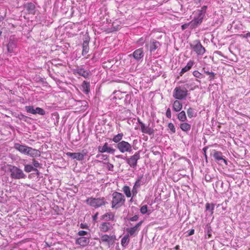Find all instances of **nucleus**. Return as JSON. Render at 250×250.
I'll return each mask as SVG.
<instances>
[{"instance_id":"6e6d98bb","label":"nucleus","mask_w":250,"mask_h":250,"mask_svg":"<svg viewBox=\"0 0 250 250\" xmlns=\"http://www.w3.org/2000/svg\"><path fill=\"white\" fill-rule=\"evenodd\" d=\"M88 226L87 224H83V223H81L80 224V228L81 229H87L88 228Z\"/></svg>"},{"instance_id":"5fc2aeb1","label":"nucleus","mask_w":250,"mask_h":250,"mask_svg":"<svg viewBox=\"0 0 250 250\" xmlns=\"http://www.w3.org/2000/svg\"><path fill=\"white\" fill-rule=\"evenodd\" d=\"M189 26H190V22L188 23H185L181 26V28L183 30L186 29Z\"/></svg>"},{"instance_id":"393cba45","label":"nucleus","mask_w":250,"mask_h":250,"mask_svg":"<svg viewBox=\"0 0 250 250\" xmlns=\"http://www.w3.org/2000/svg\"><path fill=\"white\" fill-rule=\"evenodd\" d=\"M76 73L85 78H88L90 75V72L82 68H79L75 70Z\"/></svg>"},{"instance_id":"bb28decb","label":"nucleus","mask_w":250,"mask_h":250,"mask_svg":"<svg viewBox=\"0 0 250 250\" xmlns=\"http://www.w3.org/2000/svg\"><path fill=\"white\" fill-rule=\"evenodd\" d=\"M89 41L87 39H85V40L83 41V52L82 54L83 56L86 55L89 51Z\"/></svg>"},{"instance_id":"7c9ffc66","label":"nucleus","mask_w":250,"mask_h":250,"mask_svg":"<svg viewBox=\"0 0 250 250\" xmlns=\"http://www.w3.org/2000/svg\"><path fill=\"white\" fill-rule=\"evenodd\" d=\"M180 127L183 131L187 132L190 129L191 125L188 123H183L180 124Z\"/></svg>"},{"instance_id":"f8f14e48","label":"nucleus","mask_w":250,"mask_h":250,"mask_svg":"<svg viewBox=\"0 0 250 250\" xmlns=\"http://www.w3.org/2000/svg\"><path fill=\"white\" fill-rule=\"evenodd\" d=\"M17 47V41L13 37L11 36L9 39V42L7 45V51L9 53L14 52L15 49Z\"/></svg>"},{"instance_id":"72a5a7b5","label":"nucleus","mask_w":250,"mask_h":250,"mask_svg":"<svg viewBox=\"0 0 250 250\" xmlns=\"http://www.w3.org/2000/svg\"><path fill=\"white\" fill-rule=\"evenodd\" d=\"M24 170L26 172H30L32 171L38 172V170L37 168H34L33 166L31 165H25Z\"/></svg>"},{"instance_id":"9b49d317","label":"nucleus","mask_w":250,"mask_h":250,"mask_svg":"<svg viewBox=\"0 0 250 250\" xmlns=\"http://www.w3.org/2000/svg\"><path fill=\"white\" fill-rule=\"evenodd\" d=\"M115 239L116 236L115 235H108L104 234L101 236V241L103 242L107 243L109 245H113L114 243Z\"/></svg>"},{"instance_id":"3c124183","label":"nucleus","mask_w":250,"mask_h":250,"mask_svg":"<svg viewBox=\"0 0 250 250\" xmlns=\"http://www.w3.org/2000/svg\"><path fill=\"white\" fill-rule=\"evenodd\" d=\"M88 232L84 230H80L78 232V235L81 236L83 237L84 235H87Z\"/></svg>"},{"instance_id":"864d4df0","label":"nucleus","mask_w":250,"mask_h":250,"mask_svg":"<svg viewBox=\"0 0 250 250\" xmlns=\"http://www.w3.org/2000/svg\"><path fill=\"white\" fill-rule=\"evenodd\" d=\"M139 216L137 215H135L134 216L130 218L128 220L130 221L134 222L138 220Z\"/></svg>"},{"instance_id":"4468645a","label":"nucleus","mask_w":250,"mask_h":250,"mask_svg":"<svg viewBox=\"0 0 250 250\" xmlns=\"http://www.w3.org/2000/svg\"><path fill=\"white\" fill-rule=\"evenodd\" d=\"M89 242L90 240L88 237L83 236L77 238L75 241V243L77 245L84 247L89 244Z\"/></svg>"},{"instance_id":"0e129e2a","label":"nucleus","mask_w":250,"mask_h":250,"mask_svg":"<svg viewBox=\"0 0 250 250\" xmlns=\"http://www.w3.org/2000/svg\"><path fill=\"white\" fill-rule=\"evenodd\" d=\"M207 149V147H206L203 148V150L204 151V153H206Z\"/></svg>"},{"instance_id":"a878e982","label":"nucleus","mask_w":250,"mask_h":250,"mask_svg":"<svg viewBox=\"0 0 250 250\" xmlns=\"http://www.w3.org/2000/svg\"><path fill=\"white\" fill-rule=\"evenodd\" d=\"M183 105L178 100L174 101L172 104V109L175 112H179L182 109Z\"/></svg>"},{"instance_id":"680f3d73","label":"nucleus","mask_w":250,"mask_h":250,"mask_svg":"<svg viewBox=\"0 0 250 250\" xmlns=\"http://www.w3.org/2000/svg\"><path fill=\"white\" fill-rule=\"evenodd\" d=\"M179 249H180V246L179 245L176 246L174 248V249L176 250H179Z\"/></svg>"},{"instance_id":"6e6552de","label":"nucleus","mask_w":250,"mask_h":250,"mask_svg":"<svg viewBox=\"0 0 250 250\" xmlns=\"http://www.w3.org/2000/svg\"><path fill=\"white\" fill-rule=\"evenodd\" d=\"M160 42L154 39L150 40L149 43L146 44V47L149 48V51L151 53H154L156 49L160 48Z\"/></svg>"},{"instance_id":"1a4fd4ad","label":"nucleus","mask_w":250,"mask_h":250,"mask_svg":"<svg viewBox=\"0 0 250 250\" xmlns=\"http://www.w3.org/2000/svg\"><path fill=\"white\" fill-rule=\"evenodd\" d=\"M129 57H133L137 61H140L144 56V52L143 48H140L135 50L133 53L129 55Z\"/></svg>"},{"instance_id":"58836bf2","label":"nucleus","mask_w":250,"mask_h":250,"mask_svg":"<svg viewBox=\"0 0 250 250\" xmlns=\"http://www.w3.org/2000/svg\"><path fill=\"white\" fill-rule=\"evenodd\" d=\"M25 109L27 112L32 114H35V108H34L33 106H25Z\"/></svg>"},{"instance_id":"5701e85b","label":"nucleus","mask_w":250,"mask_h":250,"mask_svg":"<svg viewBox=\"0 0 250 250\" xmlns=\"http://www.w3.org/2000/svg\"><path fill=\"white\" fill-rule=\"evenodd\" d=\"M27 155H29L32 157H38L40 156L41 153L39 150L29 147Z\"/></svg>"},{"instance_id":"aec40b11","label":"nucleus","mask_w":250,"mask_h":250,"mask_svg":"<svg viewBox=\"0 0 250 250\" xmlns=\"http://www.w3.org/2000/svg\"><path fill=\"white\" fill-rule=\"evenodd\" d=\"M141 130L143 133L152 135L154 133V130L149 127V126H146L143 123H140Z\"/></svg>"},{"instance_id":"7ed1b4c3","label":"nucleus","mask_w":250,"mask_h":250,"mask_svg":"<svg viewBox=\"0 0 250 250\" xmlns=\"http://www.w3.org/2000/svg\"><path fill=\"white\" fill-rule=\"evenodd\" d=\"M8 167V171L10 173V177L13 179H21L26 178V175L24 173L23 170L19 167L9 165Z\"/></svg>"},{"instance_id":"f03ea898","label":"nucleus","mask_w":250,"mask_h":250,"mask_svg":"<svg viewBox=\"0 0 250 250\" xmlns=\"http://www.w3.org/2000/svg\"><path fill=\"white\" fill-rule=\"evenodd\" d=\"M85 203L90 207L95 208H100L107 204L104 197L99 198L89 197L86 200Z\"/></svg>"},{"instance_id":"dca6fc26","label":"nucleus","mask_w":250,"mask_h":250,"mask_svg":"<svg viewBox=\"0 0 250 250\" xmlns=\"http://www.w3.org/2000/svg\"><path fill=\"white\" fill-rule=\"evenodd\" d=\"M203 18L201 17L198 15L195 17L194 19L191 21H190V28L191 29H193L201 24L203 22Z\"/></svg>"},{"instance_id":"4d7b16f0","label":"nucleus","mask_w":250,"mask_h":250,"mask_svg":"<svg viewBox=\"0 0 250 250\" xmlns=\"http://www.w3.org/2000/svg\"><path fill=\"white\" fill-rule=\"evenodd\" d=\"M98 212H96L94 215L92 216V219L94 221H96L98 218Z\"/></svg>"},{"instance_id":"c03bdc74","label":"nucleus","mask_w":250,"mask_h":250,"mask_svg":"<svg viewBox=\"0 0 250 250\" xmlns=\"http://www.w3.org/2000/svg\"><path fill=\"white\" fill-rule=\"evenodd\" d=\"M205 73L209 76L210 81L214 79L215 74L213 72H209L208 71H205Z\"/></svg>"},{"instance_id":"8fccbe9b","label":"nucleus","mask_w":250,"mask_h":250,"mask_svg":"<svg viewBox=\"0 0 250 250\" xmlns=\"http://www.w3.org/2000/svg\"><path fill=\"white\" fill-rule=\"evenodd\" d=\"M33 165L36 168V167H41V164L39 163V162L35 159H33Z\"/></svg>"},{"instance_id":"37998d69","label":"nucleus","mask_w":250,"mask_h":250,"mask_svg":"<svg viewBox=\"0 0 250 250\" xmlns=\"http://www.w3.org/2000/svg\"><path fill=\"white\" fill-rule=\"evenodd\" d=\"M19 118L22 121H23L25 122L28 123V120L30 119V118L25 115H24L23 114H20L19 115Z\"/></svg>"},{"instance_id":"a211bd4d","label":"nucleus","mask_w":250,"mask_h":250,"mask_svg":"<svg viewBox=\"0 0 250 250\" xmlns=\"http://www.w3.org/2000/svg\"><path fill=\"white\" fill-rule=\"evenodd\" d=\"M86 155V153H71V152H67L66 155L71 157L73 159H76L78 161H82L83 159L84 156Z\"/></svg>"},{"instance_id":"338daca9","label":"nucleus","mask_w":250,"mask_h":250,"mask_svg":"<svg viewBox=\"0 0 250 250\" xmlns=\"http://www.w3.org/2000/svg\"><path fill=\"white\" fill-rule=\"evenodd\" d=\"M204 155H205L206 159H207V156L206 155V153H205Z\"/></svg>"},{"instance_id":"052dcab7","label":"nucleus","mask_w":250,"mask_h":250,"mask_svg":"<svg viewBox=\"0 0 250 250\" xmlns=\"http://www.w3.org/2000/svg\"><path fill=\"white\" fill-rule=\"evenodd\" d=\"M116 157L117 158L124 159V157H123V156L122 155H118L116 156Z\"/></svg>"},{"instance_id":"4c0bfd02","label":"nucleus","mask_w":250,"mask_h":250,"mask_svg":"<svg viewBox=\"0 0 250 250\" xmlns=\"http://www.w3.org/2000/svg\"><path fill=\"white\" fill-rule=\"evenodd\" d=\"M187 114H188V117L189 118L194 117L196 115V113L195 112L194 109L191 107H189L188 109Z\"/></svg>"},{"instance_id":"ea45409f","label":"nucleus","mask_w":250,"mask_h":250,"mask_svg":"<svg viewBox=\"0 0 250 250\" xmlns=\"http://www.w3.org/2000/svg\"><path fill=\"white\" fill-rule=\"evenodd\" d=\"M35 114H38L40 115H44L45 114V110L40 107H37L35 108Z\"/></svg>"},{"instance_id":"cd10ccee","label":"nucleus","mask_w":250,"mask_h":250,"mask_svg":"<svg viewBox=\"0 0 250 250\" xmlns=\"http://www.w3.org/2000/svg\"><path fill=\"white\" fill-rule=\"evenodd\" d=\"M82 91L85 94H88L90 90V83L84 81L82 84Z\"/></svg>"},{"instance_id":"ddd939ff","label":"nucleus","mask_w":250,"mask_h":250,"mask_svg":"<svg viewBox=\"0 0 250 250\" xmlns=\"http://www.w3.org/2000/svg\"><path fill=\"white\" fill-rule=\"evenodd\" d=\"M143 221H141L137 223L134 227L127 228L126 229V231L128 233L127 235H130V236L134 235L136 233H137L140 230V228L141 226Z\"/></svg>"},{"instance_id":"b1692460","label":"nucleus","mask_w":250,"mask_h":250,"mask_svg":"<svg viewBox=\"0 0 250 250\" xmlns=\"http://www.w3.org/2000/svg\"><path fill=\"white\" fill-rule=\"evenodd\" d=\"M102 219L106 221H114L115 219V214L111 211L106 212L102 216Z\"/></svg>"},{"instance_id":"49530a36","label":"nucleus","mask_w":250,"mask_h":250,"mask_svg":"<svg viewBox=\"0 0 250 250\" xmlns=\"http://www.w3.org/2000/svg\"><path fill=\"white\" fill-rule=\"evenodd\" d=\"M168 127L171 130L172 133H174L176 132L175 126L172 123H169L168 124Z\"/></svg>"},{"instance_id":"2eb2a0df","label":"nucleus","mask_w":250,"mask_h":250,"mask_svg":"<svg viewBox=\"0 0 250 250\" xmlns=\"http://www.w3.org/2000/svg\"><path fill=\"white\" fill-rule=\"evenodd\" d=\"M99 152L101 153L107 152L113 154L115 151V149L108 146L107 143H105L103 146L98 147Z\"/></svg>"},{"instance_id":"f704fd0d","label":"nucleus","mask_w":250,"mask_h":250,"mask_svg":"<svg viewBox=\"0 0 250 250\" xmlns=\"http://www.w3.org/2000/svg\"><path fill=\"white\" fill-rule=\"evenodd\" d=\"M215 204L213 203H207L206 204V210L209 211L211 215L213 213V210L214 208Z\"/></svg>"},{"instance_id":"39448f33","label":"nucleus","mask_w":250,"mask_h":250,"mask_svg":"<svg viewBox=\"0 0 250 250\" xmlns=\"http://www.w3.org/2000/svg\"><path fill=\"white\" fill-rule=\"evenodd\" d=\"M140 159V151H137L129 158H126V162L131 167L136 168L138 161Z\"/></svg>"},{"instance_id":"de8ad7c7","label":"nucleus","mask_w":250,"mask_h":250,"mask_svg":"<svg viewBox=\"0 0 250 250\" xmlns=\"http://www.w3.org/2000/svg\"><path fill=\"white\" fill-rule=\"evenodd\" d=\"M105 164L106 165L107 168L109 171H113L114 168V166L113 164L109 163V162L105 163Z\"/></svg>"},{"instance_id":"f257e3e1","label":"nucleus","mask_w":250,"mask_h":250,"mask_svg":"<svg viewBox=\"0 0 250 250\" xmlns=\"http://www.w3.org/2000/svg\"><path fill=\"white\" fill-rule=\"evenodd\" d=\"M112 195L111 208H112L117 209L125 205V198L122 193L114 191Z\"/></svg>"},{"instance_id":"a19ab883","label":"nucleus","mask_w":250,"mask_h":250,"mask_svg":"<svg viewBox=\"0 0 250 250\" xmlns=\"http://www.w3.org/2000/svg\"><path fill=\"white\" fill-rule=\"evenodd\" d=\"M193 75L198 79H202L204 77L203 75L197 70H195L193 72Z\"/></svg>"},{"instance_id":"a18cd8bd","label":"nucleus","mask_w":250,"mask_h":250,"mask_svg":"<svg viewBox=\"0 0 250 250\" xmlns=\"http://www.w3.org/2000/svg\"><path fill=\"white\" fill-rule=\"evenodd\" d=\"M140 211L143 214H145L147 212V205L143 206L140 208Z\"/></svg>"},{"instance_id":"c756f323","label":"nucleus","mask_w":250,"mask_h":250,"mask_svg":"<svg viewBox=\"0 0 250 250\" xmlns=\"http://www.w3.org/2000/svg\"><path fill=\"white\" fill-rule=\"evenodd\" d=\"M123 191L127 198H129L131 196V192L129 186L126 185L124 186L123 188Z\"/></svg>"},{"instance_id":"603ef678","label":"nucleus","mask_w":250,"mask_h":250,"mask_svg":"<svg viewBox=\"0 0 250 250\" xmlns=\"http://www.w3.org/2000/svg\"><path fill=\"white\" fill-rule=\"evenodd\" d=\"M166 116L168 118H171V110L169 108H168L167 110L166 113Z\"/></svg>"},{"instance_id":"09e8293b","label":"nucleus","mask_w":250,"mask_h":250,"mask_svg":"<svg viewBox=\"0 0 250 250\" xmlns=\"http://www.w3.org/2000/svg\"><path fill=\"white\" fill-rule=\"evenodd\" d=\"M139 188L135 187V186H133L131 192V194H132V196L134 197L135 196L137 193H138V189Z\"/></svg>"},{"instance_id":"9d476101","label":"nucleus","mask_w":250,"mask_h":250,"mask_svg":"<svg viewBox=\"0 0 250 250\" xmlns=\"http://www.w3.org/2000/svg\"><path fill=\"white\" fill-rule=\"evenodd\" d=\"M214 153L213 157L215 161L218 164H221V162H223L226 165H228V163L226 160L224 158V157L222 155V153L220 151H218L214 150Z\"/></svg>"},{"instance_id":"6ab92c4d","label":"nucleus","mask_w":250,"mask_h":250,"mask_svg":"<svg viewBox=\"0 0 250 250\" xmlns=\"http://www.w3.org/2000/svg\"><path fill=\"white\" fill-rule=\"evenodd\" d=\"M14 148L20 151L21 153L27 155L28 150L29 149V146H27L25 145H21L19 143H16L14 145Z\"/></svg>"},{"instance_id":"2f4dec72","label":"nucleus","mask_w":250,"mask_h":250,"mask_svg":"<svg viewBox=\"0 0 250 250\" xmlns=\"http://www.w3.org/2000/svg\"><path fill=\"white\" fill-rule=\"evenodd\" d=\"M130 241L129 235H125L121 240V245L123 247H125L129 243Z\"/></svg>"},{"instance_id":"423d86ee","label":"nucleus","mask_w":250,"mask_h":250,"mask_svg":"<svg viewBox=\"0 0 250 250\" xmlns=\"http://www.w3.org/2000/svg\"><path fill=\"white\" fill-rule=\"evenodd\" d=\"M191 48L199 55H203L205 53V48L202 46L199 40H197L193 42L190 44Z\"/></svg>"},{"instance_id":"69168bd1","label":"nucleus","mask_w":250,"mask_h":250,"mask_svg":"<svg viewBox=\"0 0 250 250\" xmlns=\"http://www.w3.org/2000/svg\"><path fill=\"white\" fill-rule=\"evenodd\" d=\"M138 123L139 124H140V123H143L142 121H141V120L139 118L138 119Z\"/></svg>"},{"instance_id":"c9c22d12","label":"nucleus","mask_w":250,"mask_h":250,"mask_svg":"<svg viewBox=\"0 0 250 250\" xmlns=\"http://www.w3.org/2000/svg\"><path fill=\"white\" fill-rule=\"evenodd\" d=\"M124 134L123 133H119L117 135L114 136V137L112 139V141L116 143H119V142H121L122 139H123Z\"/></svg>"},{"instance_id":"e2e57ef3","label":"nucleus","mask_w":250,"mask_h":250,"mask_svg":"<svg viewBox=\"0 0 250 250\" xmlns=\"http://www.w3.org/2000/svg\"><path fill=\"white\" fill-rule=\"evenodd\" d=\"M215 53L217 54H219L220 55H222V53L219 51H216L215 52Z\"/></svg>"},{"instance_id":"13d9d810","label":"nucleus","mask_w":250,"mask_h":250,"mask_svg":"<svg viewBox=\"0 0 250 250\" xmlns=\"http://www.w3.org/2000/svg\"><path fill=\"white\" fill-rule=\"evenodd\" d=\"M194 233V229H191L188 232V234L189 236H190V235H193Z\"/></svg>"},{"instance_id":"20e7f679","label":"nucleus","mask_w":250,"mask_h":250,"mask_svg":"<svg viewBox=\"0 0 250 250\" xmlns=\"http://www.w3.org/2000/svg\"><path fill=\"white\" fill-rule=\"evenodd\" d=\"M188 95V91L186 87L181 86L176 87L173 92V97L176 100L185 99Z\"/></svg>"},{"instance_id":"bf43d9fd","label":"nucleus","mask_w":250,"mask_h":250,"mask_svg":"<svg viewBox=\"0 0 250 250\" xmlns=\"http://www.w3.org/2000/svg\"><path fill=\"white\" fill-rule=\"evenodd\" d=\"M102 157H103V158H102L103 159H104V160H108V156L107 155H103Z\"/></svg>"},{"instance_id":"79ce46f5","label":"nucleus","mask_w":250,"mask_h":250,"mask_svg":"<svg viewBox=\"0 0 250 250\" xmlns=\"http://www.w3.org/2000/svg\"><path fill=\"white\" fill-rule=\"evenodd\" d=\"M186 85L187 88H189L190 90H193L198 87L197 86L195 85L193 83H187Z\"/></svg>"},{"instance_id":"473e14b6","label":"nucleus","mask_w":250,"mask_h":250,"mask_svg":"<svg viewBox=\"0 0 250 250\" xmlns=\"http://www.w3.org/2000/svg\"><path fill=\"white\" fill-rule=\"evenodd\" d=\"M207 9V6L204 5V6H202L200 10H198L197 15L204 18L205 16Z\"/></svg>"},{"instance_id":"0eeeda50","label":"nucleus","mask_w":250,"mask_h":250,"mask_svg":"<svg viewBox=\"0 0 250 250\" xmlns=\"http://www.w3.org/2000/svg\"><path fill=\"white\" fill-rule=\"evenodd\" d=\"M116 147L122 153H130L132 151V146L129 143L125 141H122L118 143Z\"/></svg>"},{"instance_id":"774afa93","label":"nucleus","mask_w":250,"mask_h":250,"mask_svg":"<svg viewBox=\"0 0 250 250\" xmlns=\"http://www.w3.org/2000/svg\"><path fill=\"white\" fill-rule=\"evenodd\" d=\"M2 32L0 30V36L1 35Z\"/></svg>"},{"instance_id":"e433bc0d","label":"nucleus","mask_w":250,"mask_h":250,"mask_svg":"<svg viewBox=\"0 0 250 250\" xmlns=\"http://www.w3.org/2000/svg\"><path fill=\"white\" fill-rule=\"evenodd\" d=\"M143 178V175L142 174L141 176H139L138 177L137 180L136 181L134 186L135 187H137L138 188H139L141 185H142L144 184V182H142V179Z\"/></svg>"},{"instance_id":"f3484780","label":"nucleus","mask_w":250,"mask_h":250,"mask_svg":"<svg viewBox=\"0 0 250 250\" xmlns=\"http://www.w3.org/2000/svg\"><path fill=\"white\" fill-rule=\"evenodd\" d=\"M100 231L103 232H106L113 229V225L107 222H102L99 227Z\"/></svg>"},{"instance_id":"412c9836","label":"nucleus","mask_w":250,"mask_h":250,"mask_svg":"<svg viewBox=\"0 0 250 250\" xmlns=\"http://www.w3.org/2000/svg\"><path fill=\"white\" fill-rule=\"evenodd\" d=\"M194 64V62L193 61L190 60L188 61L187 64L184 68H183L180 72V76H182L185 73L189 71L191 68Z\"/></svg>"},{"instance_id":"4be33fe9","label":"nucleus","mask_w":250,"mask_h":250,"mask_svg":"<svg viewBox=\"0 0 250 250\" xmlns=\"http://www.w3.org/2000/svg\"><path fill=\"white\" fill-rule=\"evenodd\" d=\"M24 7L29 14H35V6L34 3L32 2H27L26 4H25Z\"/></svg>"},{"instance_id":"c85d7f7f","label":"nucleus","mask_w":250,"mask_h":250,"mask_svg":"<svg viewBox=\"0 0 250 250\" xmlns=\"http://www.w3.org/2000/svg\"><path fill=\"white\" fill-rule=\"evenodd\" d=\"M177 118L181 122L187 121V118L184 111H182L177 114Z\"/></svg>"}]
</instances>
